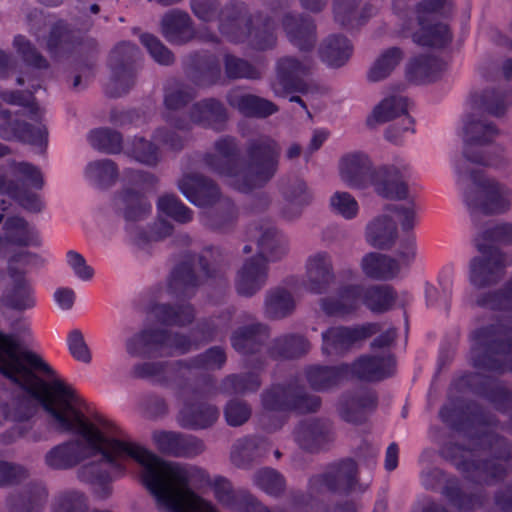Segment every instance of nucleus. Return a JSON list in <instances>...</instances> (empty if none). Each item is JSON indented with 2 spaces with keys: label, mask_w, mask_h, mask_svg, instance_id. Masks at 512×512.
I'll list each match as a JSON object with an SVG mask.
<instances>
[{
  "label": "nucleus",
  "mask_w": 512,
  "mask_h": 512,
  "mask_svg": "<svg viewBox=\"0 0 512 512\" xmlns=\"http://www.w3.org/2000/svg\"><path fill=\"white\" fill-rule=\"evenodd\" d=\"M384 170L373 167L369 157L361 152L345 155L339 163L341 180L350 188L365 189L373 186L375 177L384 175Z\"/></svg>",
  "instance_id": "nucleus-25"
},
{
  "label": "nucleus",
  "mask_w": 512,
  "mask_h": 512,
  "mask_svg": "<svg viewBox=\"0 0 512 512\" xmlns=\"http://www.w3.org/2000/svg\"><path fill=\"white\" fill-rule=\"evenodd\" d=\"M377 398L370 390L361 389L355 393H348L341 397L338 412L343 420L350 423H359L363 419L362 412L376 406Z\"/></svg>",
  "instance_id": "nucleus-44"
},
{
  "label": "nucleus",
  "mask_w": 512,
  "mask_h": 512,
  "mask_svg": "<svg viewBox=\"0 0 512 512\" xmlns=\"http://www.w3.org/2000/svg\"><path fill=\"white\" fill-rule=\"evenodd\" d=\"M475 505L465 510L482 508L485 512H512V482L500 486L493 494L492 499L483 494L468 495Z\"/></svg>",
  "instance_id": "nucleus-61"
},
{
  "label": "nucleus",
  "mask_w": 512,
  "mask_h": 512,
  "mask_svg": "<svg viewBox=\"0 0 512 512\" xmlns=\"http://www.w3.org/2000/svg\"><path fill=\"white\" fill-rule=\"evenodd\" d=\"M188 77L196 87H211L220 82L221 68L214 56L204 57L189 71Z\"/></svg>",
  "instance_id": "nucleus-63"
},
{
  "label": "nucleus",
  "mask_w": 512,
  "mask_h": 512,
  "mask_svg": "<svg viewBox=\"0 0 512 512\" xmlns=\"http://www.w3.org/2000/svg\"><path fill=\"white\" fill-rule=\"evenodd\" d=\"M310 343L299 334H286L275 338L269 346V354L274 358L292 359L308 352Z\"/></svg>",
  "instance_id": "nucleus-60"
},
{
  "label": "nucleus",
  "mask_w": 512,
  "mask_h": 512,
  "mask_svg": "<svg viewBox=\"0 0 512 512\" xmlns=\"http://www.w3.org/2000/svg\"><path fill=\"white\" fill-rule=\"evenodd\" d=\"M477 231L474 236V245L478 252L486 250L500 249L495 243L510 245L512 244V223L500 222L491 223L481 227V223L475 226Z\"/></svg>",
  "instance_id": "nucleus-48"
},
{
  "label": "nucleus",
  "mask_w": 512,
  "mask_h": 512,
  "mask_svg": "<svg viewBox=\"0 0 512 512\" xmlns=\"http://www.w3.org/2000/svg\"><path fill=\"white\" fill-rule=\"evenodd\" d=\"M269 328L259 321H252L235 329L230 337L231 346L242 355H251L261 351L269 338Z\"/></svg>",
  "instance_id": "nucleus-38"
},
{
  "label": "nucleus",
  "mask_w": 512,
  "mask_h": 512,
  "mask_svg": "<svg viewBox=\"0 0 512 512\" xmlns=\"http://www.w3.org/2000/svg\"><path fill=\"white\" fill-rule=\"evenodd\" d=\"M453 167L463 204L474 226L480 224L481 216L503 215L512 209V188L507 183L464 161H454Z\"/></svg>",
  "instance_id": "nucleus-6"
},
{
  "label": "nucleus",
  "mask_w": 512,
  "mask_h": 512,
  "mask_svg": "<svg viewBox=\"0 0 512 512\" xmlns=\"http://www.w3.org/2000/svg\"><path fill=\"white\" fill-rule=\"evenodd\" d=\"M357 463L351 458L340 459L329 463L324 469L308 478L306 495L297 493L292 497L295 512L307 498L314 499L326 492L338 495H349L361 490Z\"/></svg>",
  "instance_id": "nucleus-10"
},
{
  "label": "nucleus",
  "mask_w": 512,
  "mask_h": 512,
  "mask_svg": "<svg viewBox=\"0 0 512 512\" xmlns=\"http://www.w3.org/2000/svg\"><path fill=\"white\" fill-rule=\"evenodd\" d=\"M181 360L137 363L132 368L135 377L151 379L157 384L183 392L185 367Z\"/></svg>",
  "instance_id": "nucleus-26"
},
{
  "label": "nucleus",
  "mask_w": 512,
  "mask_h": 512,
  "mask_svg": "<svg viewBox=\"0 0 512 512\" xmlns=\"http://www.w3.org/2000/svg\"><path fill=\"white\" fill-rule=\"evenodd\" d=\"M434 456L433 450L426 449L419 457V462L423 465L419 475L421 486L427 491H437L442 486L441 494L459 510L473 507L475 503L462 492L459 480L455 476L447 475L442 469L431 465Z\"/></svg>",
  "instance_id": "nucleus-15"
},
{
  "label": "nucleus",
  "mask_w": 512,
  "mask_h": 512,
  "mask_svg": "<svg viewBox=\"0 0 512 512\" xmlns=\"http://www.w3.org/2000/svg\"><path fill=\"white\" fill-rule=\"evenodd\" d=\"M133 461L142 467L141 479L159 508L169 512H217L215 506L197 495L190 484L210 486L213 478L194 465L167 462L136 443Z\"/></svg>",
  "instance_id": "nucleus-4"
},
{
  "label": "nucleus",
  "mask_w": 512,
  "mask_h": 512,
  "mask_svg": "<svg viewBox=\"0 0 512 512\" xmlns=\"http://www.w3.org/2000/svg\"><path fill=\"white\" fill-rule=\"evenodd\" d=\"M87 181L100 188H109L118 178V167L111 159H99L87 164L85 168Z\"/></svg>",
  "instance_id": "nucleus-62"
},
{
  "label": "nucleus",
  "mask_w": 512,
  "mask_h": 512,
  "mask_svg": "<svg viewBox=\"0 0 512 512\" xmlns=\"http://www.w3.org/2000/svg\"><path fill=\"white\" fill-rule=\"evenodd\" d=\"M507 266V254L501 249L479 252L469 261L468 281L479 290L496 286L504 278Z\"/></svg>",
  "instance_id": "nucleus-19"
},
{
  "label": "nucleus",
  "mask_w": 512,
  "mask_h": 512,
  "mask_svg": "<svg viewBox=\"0 0 512 512\" xmlns=\"http://www.w3.org/2000/svg\"><path fill=\"white\" fill-rule=\"evenodd\" d=\"M469 361L484 372L512 371V334L500 322L473 329L470 333Z\"/></svg>",
  "instance_id": "nucleus-7"
},
{
  "label": "nucleus",
  "mask_w": 512,
  "mask_h": 512,
  "mask_svg": "<svg viewBox=\"0 0 512 512\" xmlns=\"http://www.w3.org/2000/svg\"><path fill=\"white\" fill-rule=\"evenodd\" d=\"M193 14L203 22L218 20L220 33L230 42L238 44L245 39L240 22L247 14L244 3L230 1L221 6L218 0H190Z\"/></svg>",
  "instance_id": "nucleus-14"
},
{
  "label": "nucleus",
  "mask_w": 512,
  "mask_h": 512,
  "mask_svg": "<svg viewBox=\"0 0 512 512\" xmlns=\"http://www.w3.org/2000/svg\"><path fill=\"white\" fill-rule=\"evenodd\" d=\"M198 265L201 275L196 274L189 263H181L172 271L168 283L171 294L183 298L191 297L204 280L221 279L226 272L228 262L220 248L208 246L198 255Z\"/></svg>",
  "instance_id": "nucleus-12"
},
{
  "label": "nucleus",
  "mask_w": 512,
  "mask_h": 512,
  "mask_svg": "<svg viewBox=\"0 0 512 512\" xmlns=\"http://www.w3.org/2000/svg\"><path fill=\"white\" fill-rule=\"evenodd\" d=\"M463 129V152L455 161L489 168H496L502 164L503 147L494 143L500 131L492 121L472 113L466 117Z\"/></svg>",
  "instance_id": "nucleus-8"
},
{
  "label": "nucleus",
  "mask_w": 512,
  "mask_h": 512,
  "mask_svg": "<svg viewBox=\"0 0 512 512\" xmlns=\"http://www.w3.org/2000/svg\"><path fill=\"white\" fill-rule=\"evenodd\" d=\"M395 371V359L389 352L380 355H363L352 365H349V374L364 381H381L390 377Z\"/></svg>",
  "instance_id": "nucleus-34"
},
{
  "label": "nucleus",
  "mask_w": 512,
  "mask_h": 512,
  "mask_svg": "<svg viewBox=\"0 0 512 512\" xmlns=\"http://www.w3.org/2000/svg\"><path fill=\"white\" fill-rule=\"evenodd\" d=\"M0 373L22 389L1 403L2 421L15 424L0 434V442L8 445L24 437L32 429V419L38 411V404L43 406V401L34 395L29 386L38 385L37 382H40L49 387L54 380L66 382L57 376L40 355L25 348L14 335L2 332Z\"/></svg>",
  "instance_id": "nucleus-3"
},
{
  "label": "nucleus",
  "mask_w": 512,
  "mask_h": 512,
  "mask_svg": "<svg viewBox=\"0 0 512 512\" xmlns=\"http://www.w3.org/2000/svg\"><path fill=\"white\" fill-rule=\"evenodd\" d=\"M4 242L17 246H39L40 239L37 231L29 226L28 222L19 216L8 217L3 225Z\"/></svg>",
  "instance_id": "nucleus-53"
},
{
  "label": "nucleus",
  "mask_w": 512,
  "mask_h": 512,
  "mask_svg": "<svg viewBox=\"0 0 512 512\" xmlns=\"http://www.w3.org/2000/svg\"><path fill=\"white\" fill-rule=\"evenodd\" d=\"M378 170H384L382 176L375 177V192L386 199L406 200L409 199V188L403 180L410 175L411 167L406 162H399L390 166L378 167Z\"/></svg>",
  "instance_id": "nucleus-32"
},
{
  "label": "nucleus",
  "mask_w": 512,
  "mask_h": 512,
  "mask_svg": "<svg viewBox=\"0 0 512 512\" xmlns=\"http://www.w3.org/2000/svg\"><path fill=\"white\" fill-rule=\"evenodd\" d=\"M360 267L366 277L374 280L393 279L401 270V265L395 258L378 252L364 255Z\"/></svg>",
  "instance_id": "nucleus-45"
},
{
  "label": "nucleus",
  "mask_w": 512,
  "mask_h": 512,
  "mask_svg": "<svg viewBox=\"0 0 512 512\" xmlns=\"http://www.w3.org/2000/svg\"><path fill=\"white\" fill-rule=\"evenodd\" d=\"M240 28L245 33V39L241 43L247 42L253 50L265 51L276 46V22L271 16L259 14L254 18L247 19L245 27L240 25Z\"/></svg>",
  "instance_id": "nucleus-35"
},
{
  "label": "nucleus",
  "mask_w": 512,
  "mask_h": 512,
  "mask_svg": "<svg viewBox=\"0 0 512 512\" xmlns=\"http://www.w3.org/2000/svg\"><path fill=\"white\" fill-rule=\"evenodd\" d=\"M379 323L368 322L352 326H332L322 332V352L325 355L343 356L359 348L371 336L381 331Z\"/></svg>",
  "instance_id": "nucleus-17"
},
{
  "label": "nucleus",
  "mask_w": 512,
  "mask_h": 512,
  "mask_svg": "<svg viewBox=\"0 0 512 512\" xmlns=\"http://www.w3.org/2000/svg\"><path fill=\"white\" fill-rule=\"evenodd\" d=\"M181 361L184 363L183 366L186 368L183 372L184 380L187 382H193L195 370H213L222 368L226 362V354L223 348L214 346L195 357Z\"/></svg>",
  "instance_id": "nucleus-57"
},
{
  "label": "nucleus",
  "mask_w": 512,
  "mask_h": 512,
  "mask_svg": "<svg viewBox=\"0 0 512 512\" xmlns=\"http://www.w3.org/2000/svg\"><path fill=\"white\" fill-rule=\"evenodd\" d=\"M304 287L314 295L327 293L335 284L336 274L332 255L327 251H316L305 261Z\"/></svg>",
  "instance_id": "nucleus-23"
},
{
  "label": "nucleus",
  "mask_w": 512,
  "mask_h": 512,
  "mask_svg": "<svg viewBox=\"0 0 512 512\" xmlns=\"http://www.w3.org/2000/svg\"><path fill=\"white\" fill-rule=\"evenodd\" d=\"M282 26L289 41L300 50H310L316 42V26L313 19L301 14L286 13Z\"/></svg>",
  "instance_id": "nucleus-41"
},
{
  "label": "nucleus",
  "mask_w": 512,
  "mask_h": 512,
  "mask_svg": "<svg viewBox=\"0 0 512 512\" xmlns=\"http://www.w3.org/2000/svg\"><path fill=\"white\" fill-rule=\"evenodd\" d=\"M195 96L196 92L190 85L176 81L169 83L164 89L163 104L165 111L162 114L163 120L178 130L190 131L191 124L188 118L175 115L174 112L186 107Z\"/></svg>",
  "instance_id": "nucleus-30"
},
{
  "label": "nucleus",
  "mask_w": 512,
  "mask_h": 512,
  "mask_svg": "<svg viewBox=\"0 0 512 512\" xmlns=\"http://www.w3.org/2000/svg\"><path fill=\"white\" fill-rule=\"evenodd\" d=\"M397 238V225L389 215H379L366 226L365 239L374 248L389 250L394 246Z\"/></svg>",
  "instance_id": "nucleus-43"
},
{
  "label": "nucleus",
  "mask_w": 512,
  "mask_h": 512,
  "mask_svg": "<svg viewBox=\"0 0 512 512\" xmlns=\"http://www.w3.org/2000/svg\"><path fill=\"white\" fill-rule=\"evenodd\" d=\"M311 69L308 59L299 60L293 56L280 57L275 63V79L271 88L276 96L285 97L288 93L308 91L304 78Z\"/></svg>",
  "instance_id": "nucleus-21"
},
{
  "label": "nucleus",
  "mask_w": 512,
  "mask_h": 512,
  "mask_svg": "<svg viewBox=\"0 0 512 512\" xmlns=\"http://www.w3.org/2000/svg\"><path fill=\"white\" fill-rule=\"evenodd\" d=\"M182 391L176 390L177 397L182 400L176 421L183 429L204 430L212 427L219 418L216 406L204 401V398L217 390L216 381L210 375L195 378L193 382L185 381Z\"/></svg>",
  "instance_id": "nucleus-9"
},
{
  "label": "nucleus",
  "mask_w": 512,
  "mask_h": 512,
  "mask_svg": "<svg viewBox=\"0 0 512 512\" xmlns=\"http://www.w3.org/2000/svg\"><path fill=\"white\" fill-rule=\"evenodd\" d=\"M364 285L342 284L336 293L320 299L321 310L330 317L346 318L355 314L361 307Z\"/></svg>",
  "instance_id": "nucleus-28"
},
{
  "label": "nucleus",
  "mask_w": 512,
  "mask_h": 512,
  "mask_svg": "<svg viewBox=\"0 0 512 512\" xmlns=\"http://www.w3.org/2000/svg\"><path fill=\"white\" fill-rule=\"evenodd\" d=\"M283 195L289 203L283 210L287 220H294L301 214L302 208L312 201V192L301 178H294L283 188Z\"/></svg>",
  "instance_id": "nucleus-54"
},
{
  "label": "nucleus",
  "mask_w": 512,
  "mask_h": 512,
  "mask_svg": "<svg viewBox=\"0 0 512 512\" xmlns=\"http://www.w3.org/2000/svg\"><path fill=\"white\" fill-rule=\"evenodd\" d=\"M408 99L402 95H392L384 98L372 111L367 122L369 125L382 124L401 117V126L394 124L385 132V138L399 144L406 132H414V120L408 115Z\"/></svg>",
  "instance_id": "nucleus-18"
},
{
  "label": "nucleus",
  "mask_w": 512,
  "mask_h": 512,
  "mask_svg": "<svg viewBox=\"0 0 512 512\" xmlns=\"http://www.w3.org/2000/svg\"><path fill=\"white\" fill-rule=\"evenodd\" d=\"M151 311L159 323L170 327L189 326L196 318L195 309L190 303H158Z\"/></svg>",
  "instance_id": "nucleus-46"
},
{
  "label": "nucleus",
  "mask_w": 512,
  "mask_h": 512,
  "mask_svg": "<svg viewBox=\"0 0 512 512\" xmlns=\"http://www.w3.org/2000/svg\"><path fill=\"white\" fill-rule=\"evenodd\" d=\"M269 451L268 443L259 437L246 436L237 439L230 450L231 463L243 470H250Z\"/></svg>",
  "instance_id": "nucleus-40"
},
{
  "label": "nucleus",
  "mask_w": 512,
  "mask_h": 512,
  "mask_svg": "<svg viewBox=\"0 0 512 512\" xmlns=\"http://www.w3.org/2000/svg\"><path fill=\"white\" fill-rule=\"evenodd\" d=\"M152 441L160 453L177 458H195L206 449L200 438L175 431H154Z\"/></svg>",
  "instance_id": "nucleus-24"
},
{
  "label": "nucleus",
  "mask_w": 512,
  "mask_h": 512,
  "mask_svg": "<svg viewBox=\"0 0 512 512\" xmlns=\"http://www.w3.org/2000/svg\"><path fill=\"white\" fill-rule=\"evenodd\" d=\"M226 100L232 108L247 117L265 118L278 111L273 102L253 94L242 93L238 89L230 90Z\"/></svg>",
  "instance_id": "nucleus-42"
},
{
  "label": "nucleus",
  "mask_w": 512,
  "mask_h": 512,
  "mask_svg": "<svg viewBox=\"0 0 512 512\" xmlns=\"http://www.w3.org/2000/svg\"><path fill=\"white\" fill-rule=\"evenodd\" d=\"M163 36L173 44H184L193 37L192 20L186 12L172 11L161 20Z\"/></svg>",
  "instance_id": "nucleus-50"
},
{
  "label": "nucleus",
  "mask_w": 512,
  "mask_h": 512,
  "mask_svg": "<svg viewBox=\"0 0 512 512\" xmlns=\"http://www.w3.org/2000/svg\"><path fill=\"white\" fill-rule=\"evenodd\" d=\"M474 104L488 114L502 117L512 105V87L507 89H485L475 95Z\"/></svg>",
  "instance_id": "nucleus-58"
},
{
  "label": "nucleus",
  "mask_w": 512,
  "mask_h": 512,
  "mask_svg": "<svg viewBox=\"0 0 512 512\" xmlns=\"http://www.w3.org/2000/svg\"><path fill=\"white\" fill-rule=\"evenodd\" d=\"M353 52V46L343 35L332 34L319 46L321 60L328 66L338 68L347 63Z\"/></svg>",
  "instance_id": "nucleus-51"
},
{
  "label": "nucleus",
  "mask_w": 512,
  "mask_h": 512,
  "mask_svg": "<svg viewBox=\"0 0 512 512\" xmlns=\"http://www.w3.org/2000/svg\"><path fill=\"white\" fill-rule=\"evenodd\" d=\"M78 44L75 34L62 23H56L50 30L47 49L55 57H63L72 52Z\"/></svg>",
  "instance_id": "nucleus-64"
},
{
  "label": "nucleus",
  "mask_w": 512,
  "mask_h": 512,
  "mask_svg": "<svg viewBox=\"0 0 512 512\" xmlns=\"http://www.w3.org/2000/svg\"><path fill=\"white\" fill-rule=\"evenodd\" d=\"M114 206L126 222L125 229L130 240L137 246L146 244L150 240L149 236L136 223L146 220L152 212L147 197L130 187H124L116 194Z\"/></svg>",
  "instance_id": "nucleus-16"
},
{
  "label": "nucleus",
  "mask_w": 512,
  "mask_h": 512,
  "mask_svg": "<svg viewBox=\"0 0 512 512\" xmlns=\"http://www.w3.org/2000/svg\"><path fill=\"white\" fill-rule=\"evenodd\" d=\"M0 138L5 141L26 142L43 152L48 142V131L44 125L32 126L25 121L12 119L9 110L0 111Z\"/></svg>",
  "instance_id": "nucleus-27"
},
{
  "label": "nucleus",
  "mask_w": 512,
  "mask_h": 512,
  "mask_svg": "<svg viewBox=\"0 0 512 512\" xmlns=\"http://www.w3.org/2000/svg\"><path fill=\"white\" fill-rule=\"evenodd\" d=\"M140 57L139 48L130 42L119 44L110 54L109 64L113 76L106 88L112 97H119L127 93L134 85V64Z\"/></svg>",
  "instance_id": "nucleus-20"
},
{
  "label": "nucleus",
  "mask_w": 512,
  "mask_h": 512,
  "mask_svg": "<svg viewBox=\"0 0 512 512\" xmlns=\"http://www.w3.org/2000/svg\"><path fill=\"white\" fill-rule=\"evenodd\" d=\"M295 441L305 451L319 453L328 450L335 441V430L327 418L303 419L295 428Z\"/></svg>",
  "instance_id": "nucleus-22"
},
{
  "label": "nucleus",
  "mask_w": 512,
  "mask_h": 512,
  "mask_svg": "<svg viewBox=\"0 0 512 512\" xmlns=\"http://www.w3.org/2000/svg\"><path fill=\"white\" fill-rule=\"evenodd\" d=\"M268 276L267 261L252 256L243 262L235 274V291L241 297L252 298L266 286Z\"/></svg>",
  "instance_id": "nucleus-31"
},
{
  "label": "nucleus",
  "mask_w": 512,
  "mask_h": 512,
  "mask_svg": "<svg viewBox=\"0 0 512 512\" xmlns=\"http://www.w3.org/2000/svg\"><path fill=\"white\" fill-rule=\"evenodd\" d=\"M296 301L290 291L282 287L269 289L264 296L263 314L270 320H281L293 314Z\"/></svg>",
  "instance_id": "nucleus-49"
},
{
  "label": "nucleus",
  "mask_w": 512,
  "mask_h": 512,
  "mask_svg": "<svg viewBox=\"0 0 512 512\" xmlns=\"http://www.w3.org/2000/svg\"><path fill=\"white\" fill-rule=\"evenodd\" d=\"M49 492L41 482H30L21 490L10 492L4 501L8 512H43Z\"/></svg>",
  "instance_id": "nucleus-33"
},
{
  "label": "nucleus",
  "mask_w": 512,
  "mask_h": 512,
  "mask_svg": "<svg viewBox=\"0 0 512 512\" xmlns=\"http://www.w3.org/2000/svg\"><path fill=\"white\" fill-rule=\"evenodd\" d=\"M29 386L43 401V409L51 416L56 428L73 432L76 437L52 447L44 463L53 470H69L100 455L98 461L82 465L77 478L91 484L102 499L112 494L111 482L126 473V463L134 459L136 442L121 431L102 432L88 421L78 408L80 397L68 383L54 380L49 387L37 382Z\"/></svg>",
  "instance_id": "nucleus-2"
},
{
  "label": "nucleus",
  "mask_w": 512,
  "mask_h": 512,
  "mask_svg": "<svg viewBox=\"0 0 512 512\" xmlns=\"http://www.w3.org/2000/svg\"><path fill=\"white\" fill-rule=\"evenodd\" d=\"M466 303L478 308H512V278L501 288L466 295Z\"/></svg>",
  "instance_id": "nucleus-56"
},
{
  "label": "nucleus",
  "mask_w": 512,
  "mask_h": 512,
  "mask_svg": "<svg viewBox=\"0 0 512 512\" xmlns=\"http://www.w3.org/2000/svg\"><path fill=\"white\" fill-rule=\"evenodd\" d=\"M471 390L490 402L497 411L508 413L505 428L512 433V390L498 378L469 373L457 379L446 404L439 411L440 419L453 430L463 433L467 447L447 443L441 449L464 477L477 484L502 480L512 470V444L500 436L499 422L490 412L474 402H467L458 393Z\"/></svg>",
  "instance_id": "nucleus-1"
},
{
  "label": "nucleus",
  "mask_w": 512,
  "mask_h": 512,
  "mask_svg": "<svg viewBox=\"0 0 512 512\" xmlns=\"http://www.w3.org/2000/svg\"><path fill=\"white\" fill-rule=\"evenodd\" d=\"M419 29L412 34L414 43L420 46L442 48L452 41V33L443 21L426 20L425 23H418Z\"/></svg>",
  "instance_id": "nucleus-52"
},
{
  "label": "nucleus",
  "mask_w": 512,
  "mask_h": 512,
  "mask_svg": "<svg viewBox=\"0 0 512 512\" xmlns=\"http://www.w3.org/2000/svg\"><path fill=\"white\" fill-rule=\"evenodd\" d=\"M251 237L257 247L254 257L265 259L267 264L281 260L289 252L288 239L271 225L255 227L251 230Z\"/></svg>",
  "instance_id": "nucleus-36"
},
{
  "label": "nucleus",
  "mask_w": 512,
  "mask_h": 512,
  "mask_svg": "<svg viewBox=\"0 0 512 512\" xmlns=\"http://www.w3.org/2000/svg\"><path fill=\"white\" fill-rule=\"evenodd\" d=\"M125 348L132 357H173L197 349L198 344L185 333L167 328L148 327L129 337L125 342Z\"/></svg>",
  "instance_id": "nucleus-11"
},
{
  "label": "nucleus",
  "mask_w": 512,
  "mask_h": 512,
  "mask_svg": "<svg viewBox=\"0 0 512 512\" xmlns=\"http://www.w3.org/2000/svg\"><path fill=\"white\" fill-rule=\"evenodd\" d=\"M188 120L191 125L197 124L220 132L225 129L228 114L222 102L215 98H206L192 105Z\"/></svg>",
  "instance_id": "nucleus-39"
},
{
  "label": "nucleus",
  "mask_w": 512,
  "mask_h": 512,
  "mask_svg": "<svg viewBox=\"0 0 512 512\" xmlns=\"http://www.w3.org/2000/svg\"><path fill=\"white\" fill-rule=\"evenodd\" d=\"M177 186L183 196L197 207H212L225 198L217 183L200 174L184 175Z\"/></svg>",
  "instance_id": "nucleus-29"
},
{
  "label": "nucleus",
  "mask_w": 512,
  "mask_h": 512,
  "mask_svg": "<svg viewBox=\"0 0 512 512\" xmlns=\"http://www.w3.org/2000/svg\"><path fill=\"white\" fill-rule=\"evenodd\" d=\"M261 404L267 412L315 413L321 408V398L307 391L297 380L275 384L261 394Z\"/></svg>",
  "instance_id": "nucleus-13"
},
{
  "label": "nucleus",
  "mask_w": 512,
  "mask_h": 512,
  "mask_svg": "<svg viewBox=\"0 0 512 512\" xmlns=\"http://www.w3.org/2000/svg\"><path fill=\"white\" fill-rule=\"evenodd\" d=\"M9 276L11 282L2 296L3 303L17 311L32 309L36 304V299L30 280L23 272L12 267H9Z\"/></svg>",
  "instance_id": "nucleus-37"
},
{
  "label": "nucleus",
  "mask_w": 512,
  "mask_h": 512,
  "mask_svg": "<svg viewBox=\"0 0 512 512\" xmlns=\"http://www.w3.org/2000/svg\"><path fill=\"white\" fill-rule=\"evenodd\" d=\"M217 207L202 216V222L208 228L226 232L236 223L238 210L234 202L229 198L219 201Z\"/></svg>",
  "instance_id": "nucleus-59"
},
{
  "label": "nucleus",
  "mask_w": 512,
  "mask_h": 512,
  "mask_svg": "<svg viewBox=\"0 0 512 512\" xmlns=\"http://www.w3.org/2000/svg\"><path fill=\"white\" fill-rule=\"evenodd\" d=\"M445 68L437 57L421 55L411 59L406 66L407 78L417 84L435 81Z\"/></svg>",
  "instance_id": "nucleus-55"
},
{
  "label": "nucleus",
  "mask_w": 512,
  "mask_h": 512,
  "mask_svg": "<svg viewBox=\"0 0 512 512\" xmlns=\"http://www.w3.org/2000/svg\"><path fill=\"white\" fill-rule=\"evenodd\" d=\"M216 153H206L205 166L225 178L226 183L241 193H250L268 184L278 173L281 146L274 138L260 135L247 141V161L239 160V144L235 137L222 136L214 142Z\"/></svg>",
  "instance_id": "nucleus-5"
},
{
  "label": "nucleus",
  "mask_w": 512,
  "mask_h": 512,
  "mask_svg": "<svg viewBox=\"0 0 512 512\" xmlns=\"http://www.w3.org/2000/svg\"><path fill=\"white\" fill-rule=\"evenodd\" d=\"M349 375V364L339 366H310L305 371L309 386L318 392L329 390Z\"/></svg>",
  "instance_id": "nucleus-47"
}]
</instances>
